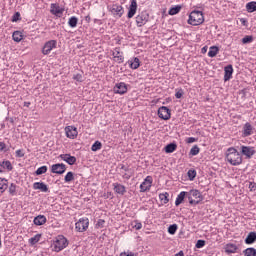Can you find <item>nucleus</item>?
<instances>
[{"instance_id":"f257e3e1","label":"nucleus","mask_w":256,"mask_h":256,"mask_svg":"<svg viewBox=\"0 0 256 256\" xmlns=\"http://www.w3.org/2000/svg\"><path fill=\"white\" fill-rule=\"evenodd\" d=\"M226 159L230 165H241L243 163L241 154L234 147L227 149Z\"/></svg>"},{"instance_id":"f03ea898","label":"nucleus","mask_w":256,"mask_h":256,"mask_svg":"<svg viewBox=\"0 0 256 256\" xmlns=\"http://www.w3.org/2000/svg\"><path fill=\"white\" fill-rule=\"evenodd\" d=\"M205 22V17L203 16V12L199 10H194L190 13L188 19V25H202Z\"/></svg>"},{"instance_id":"7ed1b4c3","label":"nucleus","mask_w":256,"mask_h":256,"mask_svg":"<svg viewBox=\"0 0 256 256\" xmlns=\"http://www.w3.org/2000/svg\"><path fill=\"white\" fill-rule=\"evenodd\" d=\"M187 199L190 205H199L203 201V196L199 190H190L187 192Z\"/></svg>"},{"instance_id":"20e7f679","label":"nucleus","mask_w":256,"mask_h":256,"mask_svg":"<svg viewBox=\"0 0 256 256\" xmlns=\"http://www.w3.org/2000/svg\"><path fill=\"white\" fill-rule=\"evenodd\" d=\"M69 245V240L65 238L63 235H58L56 241L54 243V251L59 253V251H63V249L67 248Z\"/></svg>"},{"instance_id":"39448f33","label":"nucleus","mask_w":256,"mask_h":256,"mask_svg":"<svg viewBox=\"0 0 256 256\" xmlns=\"http://www.w3.org/2000/svg\"><path fill=\"white\" fill-rule=\"evenodd\" d=\"M109 11L113 17H117L118 19H121V17H123V13H125V9L119 4L109 6Z\"/></svg>"},{"instance_id":"423d86ee","label":"nucleus","mask_w":256,"mask_h":256,"mask_svg":"<svg viewBox=\"0 0 256 256\" xmlns=\"http://www.w3.org/2000/svg\"><path fill=\"white\" fill-rule=\"evenodd\" d=\"M75 229L78 233H83L86 229H89V218H80L75 224Z\"/></svg>"},{"instance_id":"0eeeda50","label":"nucleus","mask_w":256,"mask_h":256,"mask_svg":"<svg viewBox=\"0 0 256 256\" xmlns=\"http://www.w3.org/2000/svg\"><path fill=\"white\" fill-rule=\"evenodd\" d=\"M53 49H57V40H49L45 42L42 48V55H49Z\"/></svg>"},{"instance_id":"6e6552de","label":"nucleus","mask_w":256,"mask_h":256,"mask_svg":"<svg viewBox=\"0 0 256 256\" xmlns=\"http://www.w3.org/2000/svg\"><path fill=\"white\" fill-rule=\"evenodd\" d=\"M158 117L163 121H169L171 119V109L166 106H162L158 109Z\"/></svg>"},{"instance_id":"1a4fd4ad","label":"nucleus","mask_w":256,"mask_h":256,"mask_svg":"<svg viewBox=\"0 0 256 256\" xmlns=\"http://www.w3.org/2000/svg\"><path fill=\"white\" fill-rule=\"evenodd\" d=\"M149 22V14L147 12H141L136 16V25L137 27H143Z\"/></svg>"},{"instance_id":"9d476101","label":"nucleus","mask_w":256,"mask_h":256,"mask_svg":"<svg viewBox=\"0 0 256 256\" xmlns=\"http://www.w3.org/2000/svg\"><path fill=\"white\" fill-rule=\"evenodd\" d=\"M65 171H67V166L63 163H57L51 166V173H55L56 175H63Z\"/></svg>"},{"instance_id":"9b49d317","label":"nucleus","mask_w":256,"mask_h":256,"mask_svg":"<svg viewBox=\"0 0 256 256\" xmlns=\"http://www.w3.org/2000/svg\"><path fill=\"white\" fill-rule=\"evenodd\" d=\"M151 185H153V177L147 176L140 184V193H145V191H149V189H151Z\"/></svg>"},{"instance_id":"f8f14e48","label":"nucleus","mask_w":256,"mask_h":256,"mask_svg":"<svg viewBox=\"0 0 256 256\" xmlns=\"http://www.w3.org/2000/svg\"><path fill=\"white\" fill-rule=\"evenodd\" d=\"M113 91L117 95H125V93L128 91V86L125 84V82H119L115 84Z\"/></svg>"},{"instance_id":"ddd939ff","label":"nucleus","mask_w":256,"mask_h":256,"mask_svg":"<svg viewBox=\"0 0 256 256\" xmlns=\"http://www.w3.org/2000/svg\"><path fill=\"white\" fill-rule=\"evenodd\" d=\"M64 12H65V8H61L59 4L52 3L50 5V13H52V15H55L56 17H61V15H63Z\"/></svg>"},{"instance_id":"4468645a","label":"nucleus","mask_w":256,"mask_h":256,"mask_svg":"<svg viewBox=\"0 0 256 256\" xmlns=\"http://www.w3.org/2000/svg\"><path fill=\"white\" fill-rule=\"evenodd\" d=\"M255 131V128L251 123L246 122L242 128V137H251Z\"/></svg>"},{"instance_id":"2eb2a0df","label":"nucleus","mask_w":256,"mask_h":256,"mask_svg":"<svg viewBox=\"0 0 256 256\" xmlns=\"http://www.w3.org/2000/svg\"><path fill=\"white\" fill-rule=\"evenodd\" d=\"M65 133L68 139H76L77 135H79V132L77 131V127L75 126H66Z\"/></svg>"},{"instance_id":"dca6fc26","label":"nucleus","mask_w":256,"mask_h":256,"mask_svg":"<svg viewBox=\"0 0 256 256\" xmlns=\"http://www.w3.org/2000/svg\"><path fill=\"white\" fill-rule=\"evenodd\" d=\"M241 154L246 157V159H251L255 155V148L251 146H241Z\"/></svg>"},{"instance_id":"f3484780","label":"nucleus","mask_w":256,"mask_h":256,"mask_svg":"<svg viewBox=\"0 0 256 256\" xmlns=\"http://www.w3.org/2000/svg\"><path fill=\"white\" fill-rule=\"evenodd\" d=\"M112 56L116 63L121 64L123 61H125V57L123 56V52H121V48H115L112 52Z\"/></svg>"},{"instance_id":"a211bd4d","label":"nucleus","mask_w":256,"mask_h":256,"mask_svg":"<svg viewBox=\"0 0 256 256\" xmlns=\"http://www.w3.org/2000/svg\"><path fill=\"white\" fill-rule=\"evenodd\" d=\"M59 158L68 163V165H75V163H77V158L71 156V154H60Z\"/></svg>"},{"instance_id":"6ab92c4d","label":"nucleus","mask_w":256,"mask_h":256,"mask_svg":"<svg viewBox=\"0 0 256 256\" xmlns=\"http://www.w3.org/2000/svg\"><path fill=\"white\" fill-rule=\"evenodd\" d=\"M135 13H137V0H132L128 9L127 18L133 19V17H135Z\"/></svg>"},{"instance_id":"aec40b11","label":"nucleus","mask_w":256,"mask_h":256,"mask_svg":"<svg viewBox=\"0 0 256 256\" xmlns=\"http://www.w3.org/2000/svg\"><path fill=\"white\" fill-rule=\"evenodd\" d=\"M33 189L42 191V193H49V187L44 182H35L33 184Z\"/></svg>"},{"instance_id":"412c9836","label":"nucleus","mask_w":256,"mask_h":256,"mask_svg":"<svg viewBox=\"0 0 256 256\" xmlns=\"http://www.w3.org/2000/svg\"><path fill=\"white\" fill-rule=\"evenodd\" d=\"M113 187L115 193H117L118 195H125V193H127V188H125V185H122L120 183H114Z\"/></svg>"},{"instance_id":"4be33fe9","label":"nucleus","mask_w":256,"mask_h":256,"mask_svg":"<svg viewBox=\"0 0 256 256\" xmlns=\"http://www.w3.org/2000/svg\"><path fill=\"white\" fill-rule=\"evenodd\" d=\"M225 253H239V247L236 244L228 243L225 247Z\"/></svg>"},{"instance_id":"5701e85b","label":"nucleus","mask_w":256,"mask_h":256,"mask_svg":"<svg viewBox=\"0 0 256 256\" xmlns=\"http://www.w3.org/2000/svg\"><path fill=\"white\" fill-rule=\"evenodd\" d=\"M233 79V65L229 64L225 66V81Z\"/></svg>"},{"instance_id":"b1692460","label":"nucleus","mask_w":256,"mask_h":256,"mask_svg":"<svg viewBox=\"0 0 256 256\" xmlns=\"http://www.w3.org/2000/svg\"><path fill=\"white\" fill-rule=\"evenodd\" d=\"M47 223V217L45 215H38L34 218V225L41 226Z\"/></svg>"},{"instance_id":"393cba45","label":"nucleus","mask_w":256,"mask_h":256,"mask_svg":"<svg viewBox=\"0 0 256 256\" xmlns=\"http://www.w3.org/2000/svg\"><path fill=\"white\" fill-rule=\"evenodd\" d=\"M128 64L130 69H139V67H141V61L137 57H134L132 60H129Z\"/></svg>"},{"instance_id":"a878e982","label":"nucleus","mask_w":256,"mask_h":256,"mask_svg":"<svg viewBox=\"0 0 256 256\" xmlns=\"http://www.w3.org/2000/svg\"><path fill=\"white\" fill-rule=\"evenodd\" d=\"M255 241H256V232H250L245 239L246 245H253Z\"/></svg>"},{"instance_id":"bb28decb","label":"nucleus","mask_w":256,"mask_h":256,"mask_svg":"<svg viewBox=\"0 0 256 256\" xmlns=\"http://www.w3.org/2000/svg\"><path fill=\"white\" fill-rule=\"evenodd\" d=\"M0 167L6 169V171H13V164H11V161L9 160L0 161Z\"/></svg>"},{"instance_id":"cd10ccee","label":"nucleus","mask_w":256,"mask_h":256,"mask_svg":"<svg viewBox=\"0 0 256 256\" xmlns=\"http://www.w3.org/2000/svg\"><path fill=\"white\" fill-rule=\"evenodd\" d=\"M185 197H187V192L182 191L179 193V195L177 196L176 201H175L176 207H179V205H181V203H183V201H185Z\"/></svg>"},{"instance_id":"c85d7f7f","label":"nucleus","mask_w":256,"mask_h":256,"mask_svg":"<svg viewBox=\"0 0 256 256\" xmlns=\"http://www.w3.org/2000/svg\"><path fill=\"white\" fill-rule=\"evenodd\" d=\"M9 187V181L6 178H0V192L5 193Z\"/></svg>"},{"instance_id":"c756f323","label":"nucleus","mask_w":256,"mask_h":256,"mask_svg":"<svg viewBox=\"0 0 256 256\" xmlns=\"http://www.w3.org/2000/svg\"><path fill=\"white\" fill-rule=\"evenodd\" d=\"M12 38L16 43H21V41H23V33L21 31H15L12 34Z\"/></svg>"},{"instance_id":"7c9ffc66","label":"nucleus","mask_w":256,"mask_h":256,"mask_svg":"<svg viewBox=\"0 0 256 256\" xmlns=\"http://www.w3.org/2000/svg\"><path fill=\"white\" fill-rule=\"evenodd\" d=\"M164 150H165V153H173L177 151V144L175 142L170 143L165 146Z\"/></svg>"},{"instance_id":"2f4dec72","label":"nucleus","mask_w":256,"mask_h":256,"mask_svg":"<svg viewBox=\"0 0 256 256\" xmlns=\"http://www.w3.org/2000/svg\"><path fill=\"white\" fill-rule=\"evenodd\" d=\"M246 11L248 13H253L256 11V2L252 1L246 4Z\"/></svg>"},{"instance_id":"473e14b6","label":"nucleus","mask_w":256,"mask_h":256,"mask_svg":"<svg viewBox=\"0 0 256 256\" xmlns=\"http://www.w3.org/2000/svg\"><path fill=\"white\" fill-rule=\"evenodd\" d=\"M77 23H79V19L76 16H72L68 20V25L72 29H74V27H77Z\"/></svg>"},{"instance_id":"72a5a7b5","label":"nucleus","mask_w":256,"mask_h":256,"mask_svg":"<svg viewBox=\"0 0 256 256\" xmlns=\"http://www.w3.org/2000/svg\"><path fill=\"white\" fill-rule=\"evenodd\" d=\"M181 11V5H176L168 11V15H177Z\"/></svg>"},{"instance_id":"f704fd0d","label":"nucleus","mask_w":256,"mask_h":256,"mask_svg":"<svg viewBox=\"0 0 256 256\" xmlns=\"http://www.w3.org/2000/svg\"><path fill=\"white\" fill-rule=\"evenodd\" d=\"M159 199L164 203V205H167V203H169V193L166 192L159 194Z\"/></svg>"},{"instance_id":"c9c22d12","label":"nucleus","mask_w":256,"mask_h":256,"mask_svg":"<svg viewBox=\"0 0 256 256\" xmlns=\"http://www.w3.org/2000/svg\"><path fill=\"white\" fill-rule=\"evenodd\" d=\"M219 53V47L211 46L208 52V57H215Z\"/></svg>"},{"instance_id":"e433bc0d","label":"nucleus","mask_w":256,"mask_h":256,"mask_svg":"<svg viewBox=\"0 0 256 256\" xmlns=\"http://www.w3.org/2000/svg\"><path fill=\"white\" fill-rule=\"evenodd\" d=\"M41 241V234H36L34 237L29 239L30 245H37Z\"/></svg>"},{"instance_id":"4c0bfd02","label":"nucleus","mask_w":256,"mask_h":256,"mask_svg":"<svg viewBox=\"0 0 256 256\" xmlns=\"http://www.w3.org/2000/svg\"><path fill=\"white\" fill-rule=\"evenodd\" d=\"M64 181L65 183H71V181H75V175L73 172H68L64 177Z\"/></svg>"},{"instance_id":"58836bf2","label":"nucleus","mask_w":256,"mask_h":256,"mask_svg":"<svg viewBox=\"0 0 256 256\" xmlns=\"http://www.w3.org/2000/svg\"><path fill=\"white\" fill-rule=\"evenodd\" d=\"M244 256H256L255 248H247L243 251Z\"/></svg>"},{"instance_id":"ea45409f","label":"nucleus","mask_w":256,"mask_h":256,"mask_svg":"<svg viewBox=\"0 0 256 256\" xmlns=\"http://www.w3.org/2000/svg\"><path fill=\"white\" fill-rule=\"evenodd\" d=\"M8 191L10 193V195H12V197H14V195H17V185L15 183H11Z\"/></svg>"},{"instance_id":"a19ab883","label":"nucleus","mask_w":256,"mask_h":256,"mask_svg":"<svg viewBox=\"0 0 256 256\" xmlns=\"http://www.w3.org/2000/svg\"><path fill=\"white\" fill-rule=\"evenodd\" d=\"M177 229H179V226H177V224H172L168 227V233L170 235H175V233H177Z\"/></svg>"},{"instance_id":"79ce46f5","label":"nucleus","mask_w":256,"mask_h":256,"mask_svg":"<svg viewBox=\"0 0 256 256\" xmlns=\"http://www.w3.org/2000/svg\"><path fill=\"white\" fill-rule=\"evenodd\" d=\"M187 175L190 181H194V179L197 177V171L195 169H190L188 170Z\"/></svg>"},{"instance_id":"37998d69","label":"nucleus","mask_w":256,"mask_h":256,"mask_svg":"<svg viewBox=\"0 0 256 256\" xmlns=\"http://www.w3.org/2000/svg\"><path fill=\"white\" fill-rule=\"evenodd\" d=\"M103 147V144L99 141H95V143L91 147V151H99Z\"/></svg>"},{"instance_id":"c03bdc74","label":"nucleus","mask_w":256,"mask_h":256,"mask_svg":"<svg viewBox=\"0 0 256 256\" xmlns=\"http://www.w3.org/2000/svg\"><path fill=\"white\" fill-rule=\"evenodd\" d=\"M47 173V166H41L35 171V175H43Z\"/></svg>"},{"instance_id":"a18cd8bd","label":"nucleus","mask_w":256,"mask_h":256,"mask_svg":"<svg viewBox=\"0 0 256 256\" xmlns=\"http://www.w3.org/2000/svg\"><path fill=\"white\" fill-rule=\"evenodd\" d=\"M243 45H247L248 43H253V36L247 35L244 38H242Z\"/></svg>"},{"instance_id":"49530a36","label":"nucleus","mask_w":256,"mask_h":256,"mask_svg":"<svg viewBox=\"0 0 256 256\" xmlns=\"http://www.w3.org/2000/svg\"><path fill=\"white\" fill-rule=\"evenodd\" d=\"M199 151H201V149L199 148V146L194 145L191 150H190V155L195 156V155H199Z\"/></svg>"},{"instance_id":"de8ad7c7","label":"nucleus","mask_w":256,"mask_h":256,"mask_svg":"<svg viewBox=\"0 0 256 256\" xmlns=\"http://www.w3.org/2000/svg\"><path fill=\"white\" fill-rule=\"evenodd\" d=\"M17 21H21V13L15 12L12 16V23H17Z\"/></svg>"},{"instance_id":"09e8293b","label":"nucleus","mask_w":256,"mask_h":256,"mask_svg":"<svg viewBox=\"0 0 256 256\" xmlns=\"http://www.w3.org/2000/svg\"><path fill=\"white\" fill-rule=\"evenodd\" d=\"M175 91H176V93H175L176 99H181V97H183V95L185 93L182 88L176 89Z\"/></svg>"},{"instance_id":"8fccbe9b","label":"nucleus","mask_w":256,"mask_h":256,"mask_svg":"<svg viewBox=\"0 0 256 256\" xmlns=\"http://www.w3.org/2000/svg\"><path fill=\"white\" fill-rule=\"evenodd\" d=\"M74 81H78V83H83V75L78 73L73 75Z\"/></svg>"},{"instance_id":"3c124183","label":"nucleus","mask_w":256,"mask_h":256,"mask_svg":"<svg viewBox=\"0 0 256 256\" xmlns=\"http://www.w3.org/2000/svg\"><path fill=\"white\" fill-rule=\"evenodd\" d=\"M195 247L196 249H203V247H205V240H198Z\"/></svg>"},{"instance_id":"603ef678","label":"nucleus","mask_w":256,"mask_h":256,"mask_svg":"<svg viewBox=\"0 0 256 256\" xmlns=\"http://www.w3.org/2000/svg\"><path fill=\"white\" fill-rule=\"evenodd\" d=\"M134 223L135 224L133 225V228L136 229V231H139L143 228V224L141 222L136 220V221H134Z\"/></svg>"},{"instance_id":"864d4df0","label":"nucleus","mask_w":256,"mask_h":256,"mask_svg":"<svg viewBox=\"0 0 256 256\" xmlns=\"http://www.w3.org/2000/svg\"><path fill=\"white\" fill-rule=\"evenodd\" d=\"M96 227H97L98 229H103V227H105V220L99 219V220L97 221V223H96Z\"/></svg>"},{"instance_id":"5fc2aeb1","label":"nucleus","mask_w":256,"mask_h":256,"mask_svg":"<svg viewBox=\"0 0 256 256\" xmlns=\"http://www.w3.org/2000/svg\"><path fill=\"white\" fill-rule=\"evenodd\" d=\"M7 145L5 142H0V153H7Z\"/></svg>"},{"instance_id":"6e6d98bb","label":"nucleus","mask_w":256,"mask_h":256,"mask_svg":"<svg viewBox=\"0 0 256 256\" xmlns=\"http://www.w3.org/2000/svg\"><path fill=\"white\" fill-rule=\"evenodd\" d=\"M16 157H19V158L25 157V152H23L22 149L17 150L16 151Z\"/></svg>"},{"instance_id":"4d7b16f0","label":"nucleus","mask_w":256,"mask_h":256,"mask_svg":"<svg viewBox=\"0 0 256 256\" xmlns=\"http://www.w3.org/2000/svg\"><path fill=\"white\" fill-rule=\"evenodd\" d=\"M137 253H133V252H122L120 253V256H137Z\"/></svg>"},{"instance_id":"13d9d810","label":"nucleus","mask_w":256,"mask_h":256,"mask_svg":"<svg viewBox=\"0 0 256 256\" xmlns=\"http://www.w3.org/2000/svg\"><path fill=\"white\" fill-rule=\"evenodd\" d=\"M249 189H250V191H255V189H256V184H255V182H250V184H249Z\"/></svg>"},{"instance_id":"bf43d9fd","label":"nucleus","mask_w":256,"mask_h":256,"mask_svg":"<svg viewBox=\"0 0 256 256\" xmlns=\"http://www.w3.org/2000/svg\"><path fill=\"white\" fill-rule=\"evenodd\" d=\"M240 23H241V25H243V27H247V25H248L247 19H245V18H241Z\"/></svg>"},{"instance_id":"052dcab7","label":"nucleus","mask_w":256,"mask_h":256,"mask_svg":"<svg viewBox=\"0 0 256 256\" xmlns=\"http://www.w3.org/2000/svg\"><path fill=\"white\" fill-rule=\"evenodd\" d=\"M195 142H197V138H195V137L187 138V143H195Z\"/></svg>"},{"instance_id":"680f3d73","label":"nucleus","mask_w":256,"mask_h":256,"mask_svg":"<svg viewBox=\"0 0 256 256\" xmlns=\"http://www.w3.org/2000/svg\"><path fill=\"white\" fill-rule=\"evenodd\" d=\"M94 23H96L97 25H103V22H101L100 19H94Z\"/></svg>"},{"instance_id":"e2e57ef3","label":"nucleus","mask_w":256,"mask_h":256,"mask_svg":"<svg viewBox=\"0 0 256 256\" xmlns=\"http://www.w3.org/2000/svg\"><path fill=\"white\" fill-rule=\"evenodd\" d=\"M175 256H185V253L183 252V250H181L178 253H176Z\"/></svg>"},{"instance_id":"0e129e2a","label":"nucleus","mask_w":256,"mask_h":256,"mask_svg":"<svg viewBox=\"0 0 256 256\" xmlns=\"http://www.w3.org/2000/svg\"><path fill=\"white\" fill-rule=\"evenodd\" d=\"M207 50H208V47H207V46H204V47L201 49V53L205 54V53H207Z\"/></svg>"},{"instance_id":"69168bd1","label":"nucleus","mask_w":256,"mask_h":256,"mask_svg":"<svg viewBox=\"0 0 256 256\" xmlns=\"http://www.w3.org/2000/svg\"><path fill=\"white\" fill-rule=\"evenodd\" d=\"M85 21H86V23H91V16L87 15L85 17Z\"/></svg>"},{"instance_id":"338daca9","label":"nucleus","mask_w":256,"mask_h":256,"mask_svg":"<svg viewBox=\"0 0 256 256\" xmlns=\"http://www.w3.org/2000/svg\"><path fill=\"white\" fill-rule=\"evenodd\" d=\"M121 169L123 171H129V167L125 166V165H121Z\"/></svg>"},{"instance_id":"774afa93","label":"nucleus","mask_w":256,"mask_h":256,"mask_svg":"<svg viewBox=\"0 0 256 256\" xmlns=\"http://www.w3.org/2000/svg\"><path fill=\"white\" fill-rule=\"evenodd\" d=\"M31 106V102H24V107H30Z\"/></svg>"}]
</instances>
